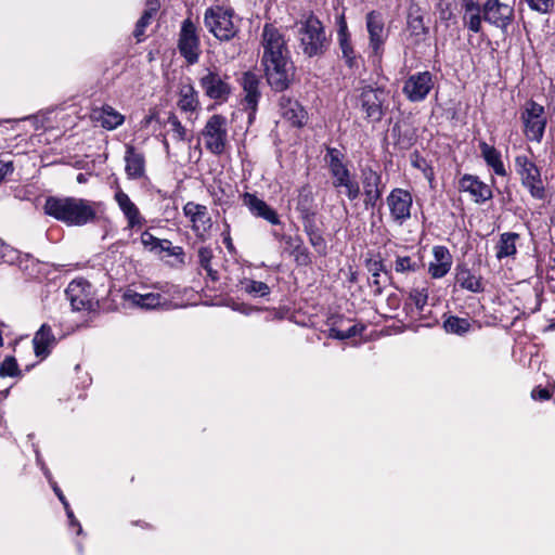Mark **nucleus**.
Returning a JSON list of instances; mask_svg holds the SVG:
<instances>
[{
    "instance_id": "57",
    "label": "nucleus",
    "mask_w": 555,
    "mask_h": 555,
    "mask_svg": "<svg viewBox=\"0 0 555 555\" xmlns=\"http://www.w3.org/2000/svg\"><path fill=\"white\" fill-rule=\"evenodd\" d=\"M64 508L66 511V515L69 519L70 526H77L78 527L77 534H80L82 532V528H81L80 524L77 521V519L75 518L74 513L69 507V504L67 503V507H64Z\"/></svg>"
},
{
    "instance_id": "50",
    "label": "nucleus",
    "mask_w": 555,
    "mask_h": 555,
    "mask_svg": "<svg viewBox=\"0 0 555 555\" xmlns=\"http://www.w3.org/2000/svg\"><path fill=\"white\" fill-rule=\"evenodd\" d=\"M141 244L143 245V247L151 251V253H156L157 248H158V244L160 242V238L154 236L150 231L145 230L142 234H141Z\"/></svg>"
},
{
    "instance_id": "38",
    "label": "nucleus",
    "mask_w": 555,
    "mask_h": 555,
    "mask_svg": "<svg viewBox=\"0 0 555 555\" xmlns=\"http://www.w3.org/2000/svg\"><path fill=\"white\" fill-rule=\"evenodd\" d=\"M447 333L464 335L470 328V322L467 319L451 315L443 322Z\"/></svg>"
},
{
    "instance_id": "24",
    "label": "nucleus",
    "mask_w": 555,
    "mask_h": 555,
    "mask_svg": "<svg viewBox=\"0 0 555 555\" xmlns=\"http://www.w3.org/2000/svg\"><path fill=\"white\" fill-rule=\"evenodd\" d=\"M243 203L245 206L248 207V209L254 216L262 218L273 225H278L281 223L278 212L264 201L257 197L255 194L245 193L243 195Z\"/></svg>"
},
{
    "instance_id": "21",
    "label": "nucleus",
    "mask_w": 555,
    "mask_h": 555,
    "mask_svg": "<svg viewBox=\"0 0 555 555\" xmlns=\"http://www.w3.org/2000/svg\"><path fill=\"white\" fill-rule=\"evenodd\" d=\"M459 190L469 193L476 203H485L492 198L490 186L476 176L464 175L459 181Z\"/></svg>"
},
{
    "instance_id": "61",
    "label": "nucleus",
    "mask_w": 555,
    "mask_h": 555,
    "mask_svg": "<svg viewBox=\"0 0 555 555\" xmlns=\"http://www.w3.org/2000/svg\"><path fill=\"white\" fill-rule=\"evenodd\" d=\"M462 11L466 9H475L481 5L479 0H461Z\"/></svg>"
},
{
    "instance_id": "18",
    "label": "nucleus",
    "mask_w": 555,
    "mask_h": 555,
    "mask_svg": "<svg viewBox=\"0 0 555 555\" xmlns=\"http://www.w3.org/2000/svg\"><path fill=\"white\" fill-rule=\"evenodd\" d=\"M337 41L341 51V57L349 68H357L359 66L358 55L353 49L351 36L344 14H340L337 17Z\"/></svg>"
},
{
    "instance_id": "6",
    "label": "nucleus",
    "mask_w": 555,
    "mask_h": 555,
    "mask_svg": "<svg viewBox=\"0 0 555 555\" xmlns=\"http://www.w3.org/2000/svg\"><path fill=\"white\" fill-rule=\"evenodd\" d=\"M520 118L526 138L530 141L541 142L547 122L544 107L532 100L528 101L524 106Z\"/></svg>"
},
{
    "instance_id": "10",
    "label": "nucleus",
    "mask_w": 555,
    "mask_h": 555,
    "mask_svg": "<svg viewBox=\"0 0 555 555\" xmlns=\"http://www.w3.org/2000/svg\"><path fill=\"white\" fill-rule=\"evenodd\" d=\"M198 81L204 94L210 100L225 102L232 92L229 76L221 75L216 68H206Z\"/></svg>"
},
{
    "instance_id": "49",
    "label": "nucleus",
    "mask_w": 555,
    "mask_h": 555,
    "mask_svg": "<svg viewBox=\"0 0 555 555\" xmlns=\"http://www.w3.org/2000/svg\"><path fill=\"white\" fill-rule=\"evenodd\" d=\"M528 7L540 14H548L554 8V0H524Z\"/></svg>"
},
{
    "instance_id": "41",
    "label": "nucleus",
    "mask_w": 555,
    "mask_h": 555,
    "mask_svg": "<svg viewBox=\"0 0 555 555\" xmlns=\"http://www.w3.org/2000/svg\"><path fill=\"white\" fill-rule=\"evenodd\" d=\"M335 189H343V193L347 196L349 201L357 199L361 194V189L359 182L356 180L354 176L351 175L349 178L344 179Z\"/></svg>"
},
{
    "instance_id": "63",
    "label": "nucleus",
    "mask_w": 555,
    "mask_h": 555,
    "mask_svg": "<svg viewBox=\"0 0 555 555\" xmlns=\"http://www.w3.org/2000/svg\"><path fill=\"white\" fill-rule=\"evenodd\" d=\"M24 119L31 121V124L35 127V129H39V128L42 127V122L40 121L38 116H28V117H26Z\"/></svg>"
},
{
    "instance_id": "62",
    "label": "nucleus",
    "mask_w": 555,
    "mask_h": 555,
    "mask_svg": "<svg viewBox=\"0 0 555 555\" xmlns=\"http://www.w3.org/2000/svg\"><path fill=\"white\" fill-rule=\"evenodd\" d=\"M53 487V490L55 492V494L57 495L59 500L62 502V504L64 505V507H67V501L63 494V492L61 491V489L56 486V483H53L52 485Z\"/></svg>"
},
{
    "instance_id": "39",
    "label": "nucleus",
    "mask_w": 555,
    "mask_h": 555,
    "mask_svg": "<svg viewBox=\"0 0 555 555\" xmlns=\"http://www.w3.org/2000/svg\"><path fill=\"white\" fill-rule=\"evenodd\" d=\"M198 263L207 272V275L212 280L217 281L219 278L218 271L212 269L211 260L214 258L212 249L208 246H202L198 249Z\"/></svg>"
},
{
    "instance_id": "4",
    "label": "nucleus",
    "mask_w": 555,
    "mask_h": 555,
    "mask_svg": "<svg viewBox=\"0 0 555 555\" xmlns=\"http://www.w3.org/2000/svg\"><path fill=\"white\" fill-rule=\"evenodd\" d=\"M515 170L520 177L522 186L528 190L533 198H545L546 193L541 178V171L533 162L526 155H517L515 157Z\"/></svg>"
},
{
    "instance_id": "60",
    "label": "nucleus",
    "mask_w": 555,
    "mask_h": 555,
    "mask_svg": "<svg viewBox=\"0 0 555 555\" xmlns=\"http://www.w3.org/2000/svg\"><path fill=\"white\" fill-rule=\"evenodd\" d=\"M13 171L12 163L0 162V178H4L8 173Z\"/></svg>"
},
{
    "instance_id": "28",
    "label": "nucleus",
    "mask_w": 555,
    "mask_h": 555,
    "mask_svg": "<svg viewBox=\"0 0 555 555\" xmlns=\"http://www.w3.org/2000/svg\"><path fill=\"white\" fill-rule=\"evenodd\" d=\"M124 299L133 306L142 309H155L166 302L165 298L158 293L139 294L134 291H127Z\"/></svg>"
},
{
    "instance_id": "34",
    "label": "nucleus",
    "mask_w": 555,
    "mask_h": 555,
    "mask_svg": "<svg viewBox=\"0 0 555 555\" xmlns=\"http://www.w3.org/2000/svg\"><path fill=\"white\" fill-rule=\"evenodd\" d=\"M456 283L464 289L480 293L483 291L481 278L474 274L467 267L457 266L455 274Z\"/></svg>"
},
{
    "instance_id": "30",
    "label": "nucleus",
    "mask_w": 555,
    "mask_h": 555,
    "mask_svg": "<svg viewBox=\"0 0 555 555\" xmlns=\"http://www.w3.org/2000/svg\"><path fill=\"white\" fill-rule=\"evenodd\" d=\"M55 344V337L48 324H42L33 338L34 351L37 357L46 358Z\"/></svg>"
},
{
    "instance_id": "29",
    "label": "nucleus",
    "mask_w": 555,
    "mask_h": 555,
    "mask_svg": "<svg viewBox=\"0 0 555 555\" xmlns=\"http://www.w3.org/2000/svg\"><path fill=\"white\" fill-rule=\"evenodd\" d=\"M91 117L107 130L116 129L125 120V117L109 105L93 109Z\"/></svg>"
},
{
    "instance_id": "64",
    "label": "nucleus",
    "mask_w": 555,
    "mask_h": 555,
    "mask_svg": "<svg viewBox=\"0 0 555 555\" xmlns=\"http://www.w3.org/2000/svg\"><path fill=\"white\" fill-rule=\"evenodd\" d=\"M224 244H225V247L229 251H233L234 250V246H233V243H232V240L230 236H227L224 238Z\"/></svg>"
},
{
    "instance_id": "53",
    "label": "nucleus",
    "mask_w": 555,
    "mask_h": 555,
    "mask_svg": "<svg viewBox=\"0 0 555 555\" xmlns=\"http://www.w3.org/2000/svg\"><path fill=\"white\" fill-rule=\"evenodd\" d=\"M308 237H309L310 244L314 247V249L319 254H325V251H326V242H325L321 231H319L318 233L312 234V235H310Z\"/></svg>"
},
{
    "instance_id": "20",
    "label": "nucleus",
    "mask_w": 555,
    "mask_h": 555,
    "mask_svg": "<svg viewBox=\"0 0 555 555\" xmlns=\"http://www.w3.org/2000/svg\"><path fill=\"white\" fill-rule=\"evenodd\" d=\"M240 81L244 92V104L250 111L249 115H251L256 112L259 99L261 98L260 78L253 72H246Z\"/></svg>"
},
{
    "instance_id": "8",
    "label": "nucleus",
    "mask_w": 555,
    "mask_h": 555,
    "mask_svg": "<svg viewBox=\"0 0 555 555\" xmlns=\"http://www.w3.org/2000/svg\"><path fill=\"white\" fill-rule=\"evenodd\" d=\"M262 61L291 57L284 35L273 25L266 24L261 34Z\"/></svg>"
},
{
    "instance_id": "33",
    "label": "nucleus",
    "mask_w": 555,
    "mask_h": 555,
    "mask_svg": "<svg viewBox=\"0 0 555 555\" xmlns=\"http://www.w3.org/2000/svg\"><path fill=\"white\" fill-rule=\"evenodd\" d=\"M519 234L515 232H504L500 235L499 242L495 245V257L498 260L503 258L515 257L517 254L516 243L519 240Z\"/></svg>"
},
{
    "instance_id": "16",
    "label": "nucleus",
    "mask_w": 555,
    "mask_h": 555,
    "mask_svg": "<svg viewBox=\"0 0 555 555\" xmlns=\"http://www.w3.org/2000/svg\"><path fill=\"white\" fill-rule=\"evenodd\" d=\"M434 87L433 75L422 72L411 75L403 86V93L411 102L423 101Z\"/></svg>"
},
{
    "instance_id": "36",
    "label": "nucleus",
    "mask_w": 555,
    "mask_h": 555,
    "mask_svg": "<svg viewBox=\"0 0 555 555\" xmlns=\"http://www.w3.org/2000/svg\"><path fill=\"white\" fill-rule=\"evenodd\" d=\"M463 26L474 34L482 31V4L475 9L463 10Z\"/></svg>"
},
{
    "instance_id": "46",
    "label": "nucleus",
    "mask_w": 555,
    "mask_h": 555,
    "mask_svg": "<svg viewBox=\"0 0 555 555\" xmlns=\"http://www.w3.org/2000/svg\"><path fill=\"white\" fill-rule=\"evenodd\" d=\"M21 375L17 362L14 357H7L0 365L1 377H15Z\"/></svg>"
},
{
    "instance_id": "13",
    "label": "nucleus",
    "mask_w": 555,
    "mask_h": 555,
    "mask_svg": "<svg viewBox=\"0 0 555 555\" xmlns=\"http://www.w3.org/2000/svg\"><path fill=\"white\" fill-rule=\"evenodd\" d=\"M483 21L506 33L515 17L514 8L500 0H486L482 3Z\"/></svg>"
},
{
    "instance_id": "12",
    "label": "nucleus",
    "mask_w": 555,
    "mask_h": 555,
    "mask_svg": "<svg viewBox=\"0 0 555 555\" xmlns=\"http://www.w3.org/2000/svg\"><path fill=\"white\" fill-rule=\"evenodd\" d=\"M360 179L363 190V205L365 209H373L382 198L385 189L382 173L370 166H365L360 170Z\"/></svg>"
},
{
    "instance_id": "2",
    "label": "nucleus",
    "mask_w": 555,
    "mask_h": 555,
    "mask_svg": "<svg viewBox=\"0 0 555 555\" xmlns=\"http://www.w3.org/2000/svg\"><path fill=\"white\" fill-rule=\"evenodd\" d=\"M297 38L302 53L308 57L323 55L328 47L330 40L326 36L323 23L312 12L304 14L295 24Z\"/></svg>"
},
{
    "instance_id": "37",
    "label": "nucleus",
    "mask_w": 555,
    "mask_h": 555,
    "mask_svg": "<svg viewBox=\"0 0 555 555\" xmlns=\"http://www.w3.org/2000/svg\"><path fill=\"white\" fill-rule=\"evenodd\" d=\"M210 228L211 219L206 208L205 210H202V212L194 220H192V229L195 232L197 238L201 241H206Z\"/></svg>"
},
{
    "instance_id": "48",
    "label": "nucleus",
    "mask_w": 555,
    "mask_h": 555,
    "mask_svg": "<svg viewBox=\"0 0 555 555\" xmlns=\"http://www.w3.org/2000/svg\"><path fill=\"white\" fill-rule=\"evenodd\" d=\"M312 202H313V198H312V195L310 192L300 193L298 203H297V210L300 214V218L306 217V214H308V215L315 214L311 207Z\"/></svg>"
},
{
    "instance_id": "3",
    "label": "nucleus",
    "mask_w": 555,
    "mask_h": 555,
    "mask_svg": "<svg viewBox=\"0 0 555 555\" xmlns=\"http://www.w3.org/2000/svg\"><path fill=\"white\" fill-rule=\"evenodd\" d=\"M206 29L219 41L229 42L240 34L241 18L232 8L212 5L204 12Z\"/></svg>"
},
{
    "instance_id": "54",
    "label": "nucleus",
    "mask_w": 555,
    "mask_h": 555,
    "mask_svg": "<svg viewBox=\"0 0 555 555\" xmlns=\"http://www.w3.org/2000/svg\"><path fill=\"white\" fill-rule=\"evenodd\" d=\"M366 268L373 278H379V273L384 271V264L380 260L370 259L366 261Z\"/></svg>"
},
{
    "instance_id": "11",
    "label": "nucleus",
    "mask_w": 555,
    "mask_h": 555,
    "mask_svg": "<svg viewBox=\"0 0 555 555\" xmlns=\"http://www.w3.org/2000/svg\"><path fill=\"white\" fill-rule=\"evenodd\" d=\"M359 91V102L365 118L370 121H380L385 115L386 91L383 88H374L369 85L361 87Z\"/></svg>"
},
{
    "instance_id": "22",
    "label": "nucleus",
    "mask_w": 555,
    "mask_h": 555,
    "mask_svg": "<svg viewBox=\"0 0 555 555\" xmlns=\"http://www.w3.org/2000/svg\"><path fill=\"white\" fill-rule=\"evenodd\" d=\"M119 209L122 211L128 228L134 229L138 227H142L146 220L141 215L138 206L130 199L127 193L122 190H118L114 196Z\"/></svg>"
},
{
    "instance_id": "31",
    "label": "nucleus",
    "mask_w": 555,
    "mask_h": 555,
    "mask_svg": "<svg viewBox=\"0 0 555 555\" xmlns=\"http://www.w3.org/2000/svg\"><path fill=\"white\" fill-rule=\"evenodd\" d=\"M479 149L481 152V156L483 157L486 164L492 168L495 175L505 177L507 175L505 166L502 162L501 152L498 151L494 146L489 145L486 142L479 143Z\"/></svg>"
},
{
    "instance_id": "56",
    "label": "nucleus",
    "mask_w": 555,
    "mask_h": 555,
    "mask_svg": "<svg viewBox=\"0 0 555 555\" xmlns=\"http://www.w3.org/2000/svg\"><path fill=\"white\" fill-rule=\"evenodd\" d=\"M533 400H547L551 398V393L546 388L537 387L531 391Z\"/></svg>"
},
{
    "instance_id": "35",
    "label": "nucleus",
    "mask_w": 555,
    "mask_h": 555,
    "mask_svg": "<svg viewBox=\"0 0 555 555\" xmlns=\"http://www.w3.org/2000/svg\"><path fill=\"white\" fill-rule=\"evenodd\" d=\"M408 29L413 36H425L428 33V27L424 24L422 9L417 4L410 7L408 14Z\"/></svg>"
},
{
    "instance_id": "15",
    "label": "nucleus",
    "mask_w": 555,
    "mask_h": 555,
    "mask_svg": "<svg viewBox=\"0 0 555 555\" xmlns=\"http://www.w3.org/2000/svg\"><path fill=\"white\" fill-rule=\"evenodd\" d=\"M366 30L369 33L370 48L375 56H380L387 39L385 22L382 13L371 11L365 16Z\"/></svg>"
},
{
    "instance_id": "43",
    "label": "nucleus",
    "mask_w": 555,
    "mask_h": 555,
    "mask_svg": "<svg viewBox=\"0 0 555 555\" xmlns=\"http://www.w3.org/2000/svg\"><path fill=\"white\" fill-rule=\"evenodd\" d=\"M409 300L421 312L428 300V289L426 287H414L409 293Z\"/></svg>"
},
{
    "instance_id": "17",
    "label": "nucleus",
    "mask_w": 555,
    "mask_h": 555,
    "mask_svg": "<svg viewBox=\"0 0 555 555\" xmlns=\"http://www.w3.org/2000/svg\"><path fill=\"white\" fill-rule=\"evenodd\" d=\"M66 296L70 301L74 310H91L93 306V298L91 292V284L85 280L72 281L66 291Z\"/></svg>"
},
{
    "instance_id": "44",
    "label": "nucleus",
    "mask_w": 555,
    "mask_h": 555,
    "mask_svg": "<svg viewBox=\"0 0 555 555\" xmlns=\"http://www.w3.org/2000/svg\"><path fill=\"white\" fill-rule=\"evenodd\" d=\"M166 251L169 256L176 257L181 263H184V250L181 246H173L169 240H160L155 254Z\"/></svg>"
},
{
    "instance_id": "27",
    "label": "nucleus",
    "mask_w": 555,
    "mask_h": 555,
    "mask_svg": "<svg viewBox=\"0 0 555 555\" xmlns=\"http://www.w3.org/2000/svg\"><path fill=\"white\" fill-rule=\"evenodd\" d=\"M283 251L294 257L298 266H308L311 263V257L304 241L298 235L282 236Z\"/></svg>"
},
{
    "instance_id": "40",
    "label": "nucleus",
    "mask_w": 555,
    "mask_h": 555,
    "mask_svg": "<svg viewBox=\"0 0 555 555\" xmlns=\"http://www.w3.org/2000/svg\"><path fill=\"white\" fill-rule=\"evenodd\" d=\"M240 284L245 293L255 297H264L270 293V287L264 282L244 279Z\"/></svg>"
},
{
    "instance_id": "59",
    "label": "nucleus",
    "mask_w": 555,
    "mask_h": 555,
    "mask_svg": "<svg viewBox=\"0 0 555 555\" xmlns=\"http://www.w3.org/2000/svg\"><path fill=\"white\" fill-rule=\"evenodd\" d=\"M328 337L330 338H334V339H338V340H345L346 339L344 331L337 330L336 327H331L328 330Z\"/></svg>"
},
{
    "instance_id": "9",
    "label": "nucleus",
    "mask_w": 555,
    "mask_h": 555,
    "mask_svg": "<svg viewBox=\"0 0 555 555\" xmlns=\"http://www.w3.org/2000/svg\"><path fill=\"white\" fill-rule=\"evenodd\" d=\"M202 134L209 152L215 155L222 154L228 141L227 118L222 115H212L207 120Z\"/></svg>"
},
{
    "instance_id": "51",
    "label": "nucleus",
    "mask_w": 555,
    "mask_h": 555,
    "mask_svg": "<svg viewBox=\"0 0 555 555\" xmlns=\"http://www.w3.org/2000/svg\"><path fill=\"white\" fill-rule=\"evenodd\" d=\"M301 220H302L304 231L308 236L315 234L320 231V229L318 228L317 222H315V214H313V215L306 214V217H301Z\"/></svg>"
},
{
    "instance_id": "45",
    "label": "nucleus",
    "mask_w": 555,
    "mask_h": 555,
    "mask_svg": "<svg viewBox=\"0 0 555 555\" xmlns=\"http://www.w3.org/2000/svg\"><path fill=\"white\" fill-rule=\"evenodd\" d=\"M418 263L410 256H397L395 261V270L398 273L415 272Z\"/></svg>"
},
{
    "instance_id": "42",
    "label": "nucleus",
    "mask_w": 555,
    "mask_h": 555,
    "mask_svg": "<svg viewBox=\"0 0 555 555\" xmlns=\"http://www.w3.org/2000/svg\"><path fill=\"white\" fill-rule=\"evenodd\" d=\"M156 12V9L151 8L143 12L142 16L139 18V21L135 24V28L133 31V36L137 39L138 42L142 41V38L145 33V28L147 25H150L151 20L153 17V14Z\"/></svg>"
},
{
    "instance_id": "7",
    "label": "nucleus",
    "mask_w": 555,
    "mask_h": 555,
    "mask_svg": "<svg viewBox=\"0 0 555 555\" xmlns=\"http://www.w3.org/2000/svg\"><path fill=\"white\" fill-rule=\"evenodd\" d=\"M178 50L189 65L198 62L201 55V39L198 28L191 18H185L179 31Z\"/></svg>"
},
{
    "instance_id": "26",
    "label": "nucleus",
    "mask_w": 555,
    "mask_h": 555,
    "mask_svg": "<svg viewBox=\"0 0 555 555\" xmlns=\"http://www.w3.org/2000/svg\"><path fill=\"white\" fill-rule=\"evenodd\" d=\"M434 259L429 262L428 273L434 279H441L448 274L452 267V256L444 246H435L433 248Z\"/></svg>"
},
{
    "instance_id": "19",
    "label": "nucleus",
    "mask_w": 555,
    "mask_h": 555,
    "mask_svg": "<svg viewBox=\"0 0 555 555\" xmlns=\"http://www.w3.org/2000/svg\"><path fill=\"white\" fill-rule=\"evenodd\" d=\"M279 112L281 116L293 127H302L308 119L307 112L301 104L291 96L282 95L279 99Z\"/></svg>"
},
{
    "instance_id": "1",
    "label": "nucleus",
    "mask_w": 555,
    "mask_h": 555,
    "mask_svg": "<svg viewBox=\"0 0 555 555\" xmlns=\"http://www.w3.org/2000/svg\"><path fill=\"white\" fill-rule=\"evenodd\" d=\"M43 209L48 216L68 225H83L96 217L95 203L78 197L50 196Z\"/></svg>"
},
{
    "instance_id": "58",
    "label": "nucleus",
    "mask_w": 555,
    "mask_h": 555,
    "mask_svg": "<svg viewBox=\"0 0 555 555\" xmlns=\"http://www.w3.org/2000/svg\"><path fill=\"white\" fill-rule=\"evenodd\" d=\"M364 330L363 326L352 325L347 331H344L346 339L351 338L360 334Z\"/></svg>"
},
{
    "instance_id": "5",
    "label": "nucleus",
    "mask_w": 555,
    "mask_h": 555,
    "mask_svg": "<svg viewBox=\"0 0 555 555\" xmlns=\"http://www.w3.org/2000/svg\"><path fill=\"white\" fill-rule=\"evenodd\" d=\"M261 64L267 81L274 91L282 92L293 82L295 67L291 57L262 61Z\"/></svg>"
},
{
    "instance_id": "32",
    "label": "nucleus",
    "mask_w": 555,
    "mask_h": 555,
    "mask_svg": "<svg viewBox=\"0 0 555 555\" xmlns=\"http://www.w3.org/2000/svg\"><path fill=\"white\" fill-rule=\"evenodd\" d=\"M177 105L184 113H194L199 107L198 93L193 85L185 83L180 87Z\"/></svg>"
},
{
    "instance_id": "23",
    "label": "nucleus",
    "mask_w": 555,
    "mask_h": 555,
    "mask_svg": "<svg viewBox=\"0 0 555 555\" xmlns=\"http://www.w3.org/2000/svg\"><path fill=\"white\" fill-rule=\"evenodd\" d=\"M124 160L128 179L138 180L145 176V156L133 145L126 144Z\"/></svg>"
},
{
    "instance_id": "47",
    "label": "nucleus",
    "mask_w": 555,
    "mask_h": 555,
    "mask_svg": "<svg viewBox=\"0 0 555 555\" xmlns=\"http://www.w3.org/2000/svg\"><path fill=\"white\" fill-rule=\"evenodd\" d=\"M168 125L170 127V132L172 137L178 141H183L186 139V129L181 124L176 115H170L168 117Z\"/></svg>"
},
{
    "instance_id": "52",
    "label": "nucleus",
    "mask_w": 555,
    "mask_h": 555,
    "mask_svg": "<svg viewBox=\"0 0 555 555\" xmlns=\"http://www.w3.org/2000/svg\"><path fill=\"white\" fill-rule=\"evenodd\" d=\"M205 209H206V206L195 204L193 202H188L183 206V212L186 217H189L191 219V221L194 220L202 212V210H205Z\"/></svg>"
},
{
    "instance_id": "25",
    "label": "nucleus",
    "mask_w": 555,
    "mask_h": 555,
    "mask_svg": "<svg viewBox=\"0 0 555 555\" xmlns=\"http://www.w3.org/2000/svg\"><path fill=\"white\" fill-rule=\"evenodd\" d=\"M324 159L328 166L333 179V186L337 185V183L352 175L347 165L344 163V155L339 150L335 147H327Z\"/></svg>"
},
{
    "instance_id": "14",
    "label": "nucleus",
    "mask_w": 555,
    "mask_h": 555,
    "mask_svg": "<svg viewBox=\"0 0 555 555\" xmlns=\"http://www.w3.org/2000/svg\"><path fill=\"white\" fill-rule=\"evenodd\" d=\"M390 216L398 224H403L411 217L412 194L403 189H393L386 198Z\"/></svg>"
},
{
    "instance_id": "55",
    "label": "nucleus",
    "mask_w": 555,
    "mask_h": 555,
    "mask_svg": "<svg viewBox=\"0 0 555 555\" xmlns=\"http://www.w3.org/2000/svg\"><path fill=\"white\" fill-rule=\"evenodd\" d=\"M437 10L439 13V18L441 21H450L454 16L450 3H446V4L438 3Z\"/></svg>"
}]
</instances>
